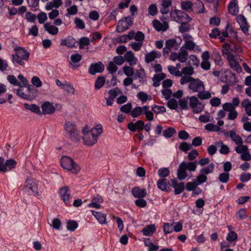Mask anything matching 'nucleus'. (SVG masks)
I'll list each match as a JSON object with an SVG mask.
<instances>
[{"label": "nucleus", "mask_w": 251, "mask_h": 251, "mask_svg": "<svg viewBox=\"0 0 251 251\" xmlns=\"http://www.w3.org/2000/svg\"><path fill=\"white\" fill-rule=\"evenodd\" d=\"M103 129L101 125H97L90 130L85 127L82 130V139L84 145L91 146L97 142L99 136L102 133Z\"/></svg>", "instance_id": "1"}, {"label": "nucleus", "mask_w": 251, "mask_h": 251, "mask_svg": "<svg viewBox=\"0 0 251 251\" xmlns=\"http://www.w3.org/2000/svg\"><path fill=\"white\" fill-rule=\"evenodd\" d=\"M14 53L11 55L12 61L15 65L25 66V62H27L29 57V52L24 48L16 46L14 49Z\"/></svg>", "instance_id": "2"}, {"label": "nucleus", "mask_w": 251, "mask_h": 251, "mask_svg": "<svg viewBox=\"0 0 251 251\" xmlns=\"http://www.w3.org/2000/svg\"><path fill=\"white\" fill-rule=\"evenodd\" d=\"M197 169L196 161L182 162L179 165L177 171V177L179 180H183L187 176L186 170L189 172H195Z\"/></svg>", "instance_id": "3"}, {"label": "nucleus", "mask_w": 251, "mask_h": 251, "mask_svg": "<svg viewBox=\"0 0 251 251\" xmlns=\"http://www.w3.org/2000/svg\"><path fill=\"white\" fill-rule=\"evenodd\" d=\"M182 38L184 41V44L181 47L185 50L194 51L199 52L201 51V48L194 42V39L191 35L189 33L182 34Z\"/></svg>", "instance_id": "4"}, {"label": "nucleus", "mask_w": 251, "mask_h": 251, "mask_svg": "<svg viewBox=\"0 0 251 251\" xmlns=\"http://www.w3.org/2000/svg\"><path fill=\"white\" fill-rule=\"evenodd\" d=\"M227 46V45L226 44L223 46L224 49L222 50L223 55L226 56L229 65L233 70L238 73H241L242 71V68L236 61L234 55L226 49Z\"/></svg>", "instance_id": "5"}, {"label": "nucleus", "mask_w": 251, "mask_h": 251, "mask_svg": "<svg viewBox=\"0 0 251 251\" xmlns=\"http://www.w3.org/2000/svg\"><path fill=\"white\" fill-rule=\"evenodd\" d=\"M61 164L64 169L71 171L75 174H77L80 170L79 166L71 158L68 156H64L61 158Z\"/></svg>", "instance_id": "6"}, {"label": "nucleus", "mask_w": 251, "mask_h": 251, "mask_svg": "<svg viewBox=\"0 0 251 251\" xmlns=\"http://www.w3.org/2000/svg\"><path fill=\"white\" fill-rule=\"evenodd\" d=\"M170 16L172 20L179 23H188L191 20L188 15L179 10H175L171 12Z\"/></svg>", "instance_id": "7"}, {"label": "nucleus", "mask_w": 251, "mask_h": 251, "mask_svg": "<svg viewBox=\"0 0 251 251\" xmlns=\"http://www.w3.org/2000/svg\"><path fill=\"white\" fill-rule=\"evenodd\" d=\"M24 190L29 195H36L38 193V185L33 179H27L25 182Z\"/></svg>", "instance_id": "8"}, {"label": "nucleus", "mask_w": 251, "mask_h": 251, "mask_svg": "<svg viewBox=\"0 0 251 251\" xmlns=\"http://www.w3.org/2000/svg\"><path fill=\"white\" fill-rule=\"evenodd\" d=\"M64 128L66 135L72 139L76 138L78 130L74 122L66 121L64 123Z\"/></svg>", "instance_id": "9"}, {"label": "nucleus", "mask_w": 251, "mask_h": 251, "mask_svg": "<svg viewBox=\"0 0 251 251\" xmlns=\"http://www.w3.org/2000/svg\"><path fill=\"white\" fill-rule=\"evenodd\" d=\"M189 106L193 109L194 113H199L202 112L204 108V105L196 96H192L189 98Z\"/></svg>", "instance_id": "10"}, {"label": "nucleus", "mask_w": 251, "mask_h": 251, "mask_svg": "<svg viewBox=\"0 0 251 251\" xmlns=\"http://www.w3.org/2000/svg\"><path fill=\"white\" fill-rule=\"evenodd\" d=\"M188 88L193 93H198L200 91L205 90L204 83L200 79L195 78H194L191 83L189 84Z\"/></svg>", "instance_id": "11"}, {"label": "nucleus", "mask_w": 251, "mask_h": 251, "mask_svg": "<svg viewBox=\"0 0 251 251\" xmlns=\"http://www.w3.org/2000/svg\"><path fill=\"white\" fill-rule=\"evenodd\" d=\"M132 24V22L131 19L126 18L124 20L119 21L116 30L118 32H122L127 29Z\"/></svg>", "instance_id": "12"}, {"label": "nucleus", "mask_w": 251, "mask_h": 251, "mask_svg": "<svg viewBox=\"0 0 251 251\" xmlns=\"http://www.w3.org/2000/svg\"><path fill=\"white\" fill-rule=\"evenodd\" d=\"M104 66L101 62L92 63L89 68V73L91 75H95L97 73H100L103 71Z\"/></svg>", "instance_id": "13"}, {"label": "nucleus", "mask_w": 251, "mask_h": 251, "mask_svg": "<svg viewBox=\"0 0 251 251\" xmlns=\"http://www.w3.org/2000/svg\"><path fill=\"white\" fill-rule=\"evenodd\" d=\"M59 195L61 199L66 204L70 203L71 196L68 187H65L61 188L59 192Z\"/></svg>", "instance_id": "14"}, {"label": "nucleus", "mask_w": 251, "mask_h": 251, "mask_svg": "<svg viewBox=\"0 0 251 251\" xmlns=\"http://www.w3.org/2000/svg\"><path fill=\"white\" fill-rule=\"evenodd\" d=\"M152 24L154 28L158 31H165L169 28V25L166 21L161 23L157 20H153Z\"/></svg>", "instance_id": "15"}, {"label": "nucleus", "mask_w": 251, "mask_h": 251, "mask_svg": "<svg viewBox=\"0 0 251 251\" xmlns=\"http://www.w3.org/2000/svg\"><path fill=\"white\" fill-rule=\"evenodd\" d=\"M182 42V40L180 38L177 39H169L166 41L165 46H168L171 50H177Z\"/></svg>", "instance_id": "16"}, {"label": "nucleus", "mask_w": 251, "mask_h": 251, "mask_svg": "<svg viewBox=\"0 0 251 251\" xmlns=\"http://www.w3.org/2000/svg\"><path fill=\"white\" fill-rule=\"evenodd\" d=\"M161 56V53L160 51L153 50L145 54V60L147 63H149L154 61L156 58H160Z\"/></svg>", "instance_id": "17"}, {"label": "nucleus", "mask_w": 251, "mask_h": 251, "mask_svg": "<svg viewBox=\"0 0 251 251\" xmlns=\"http://www.w3.org/2000/svg\"><path fill=\"white\" fill-rule=\"evenodd\" d=\"M125 61H126L130 66L136 65L138 62V59L134 56L131 51H127L124 55Z\"/></svg>", "instance_id": "18"}, {"label": "nucleus", "mask_w": 251, "mask_h": 251, "mask_svg": "<svg viewBox=\"0 0 251 251\" xmlns=\"http://www.w3.org/2000/svg\"><path fill=\"white\" fill-rule=\"evenodd\" d=\"M236 21L239 24L242 30L244 33L247 32L249 30V25L245 17L242 15H239L236 17Z\"/></svg>", "instance_id": "19"}, {"label": "nucleus", "mask_w": 251, "mask_h": 251, "mask_svg": "<svg viewBox=\"0 0 251 251\" xmlns=\"http://www.w3.org/2000/svg\"><path fill=\"white\" fill-rule=\"evenodd\" d=\"M103 201L102 198L97 194L93 196L91 202L88 204V206L99 209L101 207L100 203H102Z\"/></svg>", "instance_id": "20"}, {"label": "nucleus", "mask_w": 251, "mask_h": 251, "mask_svg": "<svg viewBox=\"0 0 251 251\" xmlns=\"http://www.w3.org/2000/svg\"><path fill=\"white\" fill-rule=\"evenodd\" d=\"M63 4L62 0H53V1L48 2L46 6V10L49 11L53 10L54 8L57 9Z\"/></svg>", "instance_id": "21"}, {"label": "nucleus", "mask_w": 251, "mask_h": 251, "mask_svg": "<svg viewBox=\"0 0 251 251\" xmlns=\"http://www.w3.org/2000/svg\"><path fill=\"white\" fill-rule=\"evenodd\" d=\"M132 194L135 198H143L147 195V191L145 189H141L138 187H135L133 188Z\"/></svg>", "instance_id": "22"}, {"label": "nucleus", "mask_w": 251, "mask_h": 251, "mask_svg": "<svg viewBox=\"0 0 251 251\" xmlns=\"http://www.w3.org/2000/svg\"><path fill=\"white\" fill-rule=\"evenodd\" d=\"M42 109L44 114H51L55 111V108L52 104L49 101L44 102L42 104Z\"/></svg>", "instance_id": "23"}, {"label": "nucleus", "mask_w": 251, "mask_h": 251, "mask_svg": "<svg viewBox=\"0 0 251 251\" xmlns=\"http://www.w3.org/2000/svg\"><path fill=\"white\" fill-rule=\"evenodd\" d=\"M91 211L100 224H106L107 223L106 221V215L105 214L94 210H91Z\"/></svg>", "instance_id": "24"}, {"label": "nucleus", "mask_w": 251, "mask_h": 251, "mask_svg": "<svg viewBox=\"0 0 251 251\" xmlns=\"http://www.w3.org/2000/svg\"><path fill=\"white\" fill-rule=\"evenodd\" d=\"M45 30L49 34L55 35L58 32V28L54 25H51L50 23H46L44 25Z\"/></svg>", "instance_id": "25"}, {"label": "nucleus", "mask_w": 251, "mask_h": 251, "mask_svg": "<svg viewBox=\"0 0 251 251\" xmlns=\"http://www.w3.org/2000/svg\"><path fill=\"white\" fill-rule=\"evenodd\" d=\"M229 12L233 15H236L239 12L237 0H232L228 6Z\"/></svg>", "instance_id": "26"}, {"label": "nucleus", "mask_w": 251, "mask_h": 251, "mask_svg": "<svg viewBox=\"0 0 251 251\" xmlns=\"http://www.w3.org/2000/svg\"><path fill=\"white\" fill-rule=\"evenodd\" d=\"M82 58V56L80 54L74 53L71 56V62L70 63V66L73 69H75L79 65H75L73 63H76L79 62Z\"/></svg>", "instance_id": "27"}, {"label": "nucleus", "mask_w": 251, "mask_h": 251, "mask_svg": "<svg viewBox=\"0 0 251 251\" xmlns=\"http://www.w3.org/2000/svg\"><path fill=\"white\" fill-rule=\"evenodd\" d=\"M159 189L162 191H167L170 185V182L166 178L160 179L157 182Z\"/></svg>", "instance_id": "28"}, {"label": "nucleus", "mask_w": 251, "mask_h": 251, "mask_svg": "<svg viewBox=\"0 0 251 251\" xmlns=\"http://www.w3.org/2000/svg\"><path fill=\"white\" fill-rule=\"evenodd\" d=\"M155 226L153 225H151L145 227L142 230L144 236H151L155 231Z\"/></svg>", "instance_id": "29"}, {"label": "nucleus", "mask_w": 251, "mask_h": 251, "mask_svg": "<svg viewBox=\"0 0 251 251\" xmlns=\"http://www.w3.org/2000/svg\"><path fill=\"white\" fill-rule=\"evenodd\" d=\"M75 41L74 38L71 37H68L66 39L61 40L60 44L62 46L72 48L75 46Z\"/></svg>", "instance_id": "30"}, {"label": "nucleus", "mask_w": 251, "mask_h": 251, "mask_svg": "<svg viewBox=\"0 0 251 251\" xmlns=\"http://www.w3.org/2000/svg\"><path fill=\"white\" fill-rule=\"evenodd\" d=\"M229 136L231 139L237 145H241L243 144V141L241 137L236 134L234 131H230L229 132Z\"/></svg>", "instance_id": "31"}, {"label": "nucleus", "mask_w": 251, "mask_h": 251, "mask_svg": "<svg viewBox=\"0 0 251 251\" xmlns=\"http://www.w3.org/2000/svg\"><path fill=\"white\" fill-rule=\"evenodd\" d=\"M241 106L245 108L247 114L251 116V101L249 99H245L241 102Z\"/></svg>", "instance_id": "32"}, {"label": "nucleus", "mask_w": 251, "mask_h": 251, "mask_svg": "<svg viewBox=\"0 0 251 251\" xmlns=\"http://www.w3.org/2000/svg\"><path fill=\"white\" fill-rule=\"evenodd\" d=\"M188 56V53L186 50L181 47L178 51V61L181 63L186 62Z\"/></svg>", "instance_id": "33"}, {"label": "nucleus", "mask_w": 251, "mask_h": 251, "mask_svg": "<svg viewBox=\"0 0 251 251\" xmlns=\"http://www.w3.org/2000/svg\"><path fill=\"white\" fill-rule=\"evenodd\" d=\"M165 77L166 75L163 73L155 75L152 78L153 85L154 87L159 86L161 80H163Z\"/></svg>", "instance_id": "34"}, {"label": "nucleus", "mask_w": 251, "mask_h": 251, "mask_svg": "<svg viewBox=\"0 0 251 251\" xmlns=\"http://www.w3.org/2000/svg\"><path fill=\"white\" fill-rule=\"evenodd\" d=\"M135 78L136 79H139V81L141 83H143L146 81V77L145 75L144 70L142 68L137 70L135 75Z\"/></svg>", "instance_id": "35"}, {"label": "nucleus", "mask_w": 251, "mask_h": 251, "mask_svg": "<svg viewBox=\"0 0 251 251\" xmlns=\"http://www.w3.org/2000/svg\"><path fill=\"white\" fill-rule=\"evenodd\" d=\"M143 114L145 115L146 119L148 121L153 120V114L150 110V107L147 105L143 106Z\"/></svg>", "instance_id": "36"}, {"label": "nucleus", "mask_w": 251, "mask_h": 251, "mask_svg": "<svg viewBox=\"0 0 251 251\" xmlns=\"http://www.w3.org/2000/svg\"><path fill=\"white\" fill-rule=\"evenodd\" d=\"M211 97V94L208 91L202 90L198 93V98L200 100H204L210 99Z\"/></svg>", "instance_id": "37"}, {"label": "nucleus", "mask_w": 251, "mask_h": 251, "mask_svg": "<svg viewBox=\"0 0 251 251\" xmlns=\"http://www.w3.org/2000/svg\"><path fill=\"white\" fill-rule=\"evenodd\" d=\"M214 164L211 163L208 166L203 167L200 170V173L204 174L205 176L212 173L214 171Z\"/></svg>", "instance_id": "38"}, {"label": "nucleus", "mask_w": 251, "mask_h": 251, "mask_svg": "<svg viewBox=\"0 0 251 251\" xmlns=\"http://www.w3.org/2000/svg\"><path fill=\"white\" fill-rule=\"evenodd\" d=\"M193 3L189 0H184L181 2V8L184 11H189L192 10Z\"/></svg>", "instance_id": "39"}, {"label": "nucleus", "mask_w": 251, "mask_h": 251, "mask_svg": "<svg viewBox=\"0 0 251 251\" xmlns=\"http://www.w3.org/2000/svg\"><path fill=\"white\" fill-rule=\"evenodd\" d=\"M216 145L218 147H220V152L223 154H226L229 151V148L227 145L223 144L222 141L217 142Z\"/></svg>", "instance_id": "40"}, {"label": "nucleus", "mask_w": 251, "mask_h": 251, "mask_svg": "<svg viewBox=\"0 0 251 251\" xmlns=\"http://www.w3.org/2000/svg\"><path fill=\"white\" fill-rule=\"evenodd\" d=\"M63 89L66 91L67 94L69 95H73L75 93V88L70 83L67 82Z\"/></svg>", "instance_id": "41"}, {"label": "nucleus", "mask_w": 251, "mask_h": 251, "mask_svg": "<svg viewBox=\"0 0 251 251\" xmlns=\"http://www.w3.org/2000/svg\"><path fill=\"white\" fill-rule=\"evenodd\" d=\"M5 162L6 172L15 168L17 164V162L12 159L7 160Z\"/></svg>", "instance_id": "42"}, {"label": "nucleus", "mask_w": 251, "mask_h": 251, "mask_svg": "<svg viewBox=\"0 0 251 251\" xmlns=\"http://www.w3.org/2000/svg\"><path fill=\"white\" fill-rule=\"evenodd\" d=\"M189 98V97H187L179 100V105L181 109L184 110H187L188 109Z\"/></svg>", "instance_id": "43"}, {"label": "nucleus", "mask_w": 251, "mask_h": 251, "mask_svg": "<svg viewBox=\"0 0 251 251\" xmlns=\"http://www.w3.org/2000/svg\"><path fill=\"white\" fill-rule=\"evenodd\" d=\"M143 106H137L131 111V115L133 118H136L139 116L142 113H143Z\"/></svg>", "instance_id": "44"}, {"label": "nucleus", "mask_w": 251, "mask_h": 251, "mask_svg": "<svg viewBox=\"0 0 251 251\" xmlns=\"http://www.w3.org/2000/svg\"><path fill=\"white\" fill-rule=\"evenodd\" d=\"M24 107L26 109L29 110L35 113H39L40 107L35 104H29L28 103H25Z\"/></svg>", "instance_id": "45"}, {"label": "nucleus", "mask_w": 251, "mask_h": 251, "mask_svg": "<svg viewBox=\"0 0 251 251\" xmlns=\"http://www.w3.org/2000/svg\"><path fill=\"white\" fill-rule=\"evenodd\" d=\"M20 88L18 89L14 90V91H16L17 95L20 98L24 99H28L29 96L25 94L24 92V89L23 87L21 85V86H19Z\"/></svg>", "instance_id": "46"}, {"label": "nucleus", "mask_w": 251, "mask_h": 251, "mask_svg": "<svg viewBox=\"0 0 251 251\" xmlns=\"http://www.w3.org/2000/svg\"><path fill=\"white\" fill-rule=\"evenodd\" d=\"M180 72L181 75L183 74L185 75L191 76L194 73V70L192 67L189 66L183 68Z\"/></svg>", "instance_id": "47"}, {"label": "nucleus", "mask_w": 251, "mask_h": 251, "mask_svg": "<svg viewBox=\"0 0 251 251\" xmlns=\"http://www.w3.org/2000/svg\"><path fill=\"white\" fill-rule=\"evenodd\" d=\"M122 93V91L117 87L114 89H111L108 91L109 97L113 100Z\"/></svg>", "instance_id": "48"}, {"label": "nucleus", "mask_w": 251, "mask_h": 251, "mask_svg": "<svg viewBox=\"0 0 251 251\" xmlns=\"http://www.w3.org/2000/svg\"><path fill=\"white\" fill-rule=\"evenodd\" d=\"M105 80V78L101 76L98 77L95 83V88L97 90L100 89L104 85Z\"/></svg>", "instance_id": "49"}, {"label": "nucleus", "mask_w": 251, "mask_h": 251, "mask_svg": "<svg viewBox=\"0 0 251 251\" xmlns=\"http://www.w3.org/2000/svg\"><path fill=\"white\" fill-rule=\"evenodd\" d=\"M207 179V177L204 174H201V175L198 176L196 178L194 179V180L198 185H200L202 183L205 182Z\"/></svg>", "instance_id": "50"}, {"label": "nucleus", "mask_w": 251, "mask_h": 251, "mask_svg": "<svg viewBox=\"0 0 251 251\" xmlns=\"http://www.w3.org/2000/svg\"><path fill=\"white\" fill-rule=\"evenodd\" d=\"M169 73L175 76H181V73L178 68L173 66H169L168 67Z\"/></svg>", "instance_id": "51"}, {"label": "nucleus", "mask_w": 251, "mask_h": 251, "mask_svg": "<svg viewBox=\"0 0 251 251\" xmlns=\"http://www.w3.org/2000/svg\"><path fill=\"white\" fill-rule=\"evenodd\" d=\"M173 187L175 188V193L176 195L181 193L184 189L183 183L173 184Z\"/></svg>", "instance_id": "52"}, {"label": "nucleus", "mask_w": 251, "mask_h": 251, "mask_svg": "<svg viewBox=\"0 0 251 251\" xmlns=\"http://www.w3.org/2000/svg\"><path fill=\"white\" fill-rule=\"evenodd\" d=\"M195 8L196 10L198 13H202L204 10V6L203 2L200 0H197L195 3Z\"/></svg>", "instance_id": "53"}, {"label": "nucleus", "mask_w": 251, "mask_h": 251, "mask_svg": "<svg viewBox=\"0 0 251 251\" xmlns=\"http://www.w3.org/2000/svg\"><path fill=\"white\" fill-rule=\"evenodd\" d=\"M124 74L127 76H132L134 74L133 68L129 66H125L123 69Z\"/></svg>", "instance_id": "54"}, {"label": "nucleus", "mask_w": 251, "mask_h": 251, "mask_svg": "<svg viewBox=\"0 0 251 251\" xmlns=\"http://www.w3.org/2000/svg\"><path fill=\"white\" fill-rule=\"evenodd\" d=\"M74 23L77 28L83 29L85 27V24L84 21L79 18H75Z\"/></svg>", "instance_id": "55"}, {"label": "nucleus", "mask_w": 251, "mask_h": 251, "mask_svg": "<svg viewBox=\"0 0 251 251\" xmlns=\"http://www.w3.org/2000/svg\"><path fill=\"white\" fill-rule=\"evenodd\" d=\"M129 45L131 47L132 50L137 51L141 50L143 46V43L141 42H131L129 44Z\"/></svg>", "instance_id": "56"}, {"label": "nucleus", "mask_w": 251, "mask_h": 251, "mask_svg": "<svg viewBox=\"0 0 251 251\" xmlns=\"http://www.w3.org/2000/svg\"><path fill=\"white\" fill-rule=\"evenodd\" d=\"M158 174L161 177H165L169 175L170 171L167 168H161L158 170Z\"/></svg>", "instance_id": "57"}, {"label": "nucleus", "mask_w": 251, "mask_h": 251, "mask_svg": "<svg viewBox=\"0 0 251 251\" xmlns=\"http://www.w3.org/2000/svg\"><path fill=\"white\" fill-rule=\"evenodd\" d=\"M229 178V175L228 173H221L219 177V180L224 183H226L228 182Z\"/></svg>", "instance_id": "58"}, {"label": "nucleus", "mask_w": 251, "mask_h": 251, "mask_svg": "<svg viewBox=\"0 0 251 251\" xmlns=\"http://www.w3.org/2000/svg\"><path fill=\"white\" fill-rule=\"evenodd\" d=\"M192 148V145L185 142L181 143L179 146V149L185 152H187L188 151H190Z\"/></svg>", "instance_id": "59"}, {"label": "nucleus", "mask_w": 251, "mask_h": 251, "mask_svg": "<svg viewBox=\"0 0 251 251\" xmlns=\"http://www.w3.org/2000/svg\"><path fill=\"white\" fill-rule=\"evenodd\" d=\"M148 13L150 15L155 16L158 12L157 6L155 4H151L148 7Z\"/></svg>", "instance_id": "60"}, {"label": "nucleus", "mask_w": 251, "mask_h": 251, "mask_svg": "<svg viewBox=\"0 0 251 251\" xmlns=\"http://www.w3.org/2000/svg\"><path fill=\"white\" fill-rule=\"evenodd\" d=\"M205 129L208 131H218L220 128L213 124H208L205 126Z\"/></svg>", "instance_id": "61"}, {"label": "nucleus", "mask_w": 251, "mask_h": 251, "mask_svg": "<svg viewBox=\"0 0 251 251\" xmlns=\"http://www.w3.org/2000/svg\"><path fill=\"white\" fill-rule=\"evenodd\" d=\"M176 133V130L174 128L169 127L163 131V136L165 138H169L173 136Z\"/></svg>", "instance_id": "62"}, {"label": "nucleus", "mask_w": 251, "mask_h": 251, "mask_svg": "<svg viewBox=\"0 0 251 251\" xmlns=\"http://www.w3.org/2000/svg\"><path fill=\"white\" fill-rule=\"evenodd\" d=\"M7 78L10 84L14 86H21V83L17 80L16 77L13 75H8Z\"/></svg>", "instance_id": "63"}, {"label": "nucleus", "mask_w": 251, "mask_h": 251, "mask_svg": "<svg viewBox=\"0 0 251 251\" xmlns=\"http://www.w3.org/2000/svg\"><path fill=\"white\" fill-rule=\"evenodd\" d=\"M235 151L236 152L239 154L245 153L246 151H248V148L247 146L243 145V144L237 145L235 148Z\"/></svg>", "instance_id": "64"}]
</instances>
